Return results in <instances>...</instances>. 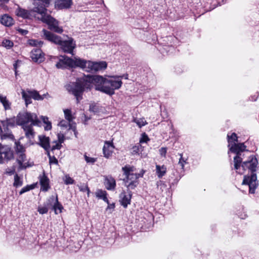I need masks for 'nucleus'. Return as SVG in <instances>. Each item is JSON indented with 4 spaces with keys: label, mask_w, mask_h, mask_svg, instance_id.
<instances>
[{
    "label": "nucleus",
    "mask_w": 259,
    "mask_h": 259,
    "mask_svg": "<svg viewBox=\"0 0 259 259\" xmlns=\"http://www.w3.org/2000/svg\"><path fill=\"white\" fill-rule=\"evenodd\" d=\"M107 78L100 75H87L83 77L78 78L75 82H70L66 85V90L73 95L76 100L77 103L82 99L84 92L90 90L94 84L96 90L102 92L101 87L105 86Z\"/></svg>",
    "instance_id": "obj_1"
},
{
    "label": "nucleus",
    "mask_w": 259,
    "mask_h": 259,
    "mask_svg": "<svg viewBox=\"0 0 259 259\" xmlns=\"http://www.w3.org/2000/svg\"><path fill=\"white\" fill-rule=\"evenodd\" d=\"M57 68H65L67 67L71 68L79 67L83 70L92 73H95L99 71L105 70L107 67L106 61L93 62L87 61L79 58L74 57V59L66 57L60 59L56 63Z\"/></svg>",
    "instance_id": "obj_2"
},
{
    "label": "nucleus",
    "mask_w": 259,
    "mask_h": 259,
    "mask_svg": "<svg viewBox=\"0 0 259 259\" xmlns=\"http://www.w3.org/2000/svg\"><path fill=\"white\" fill-rule=\"evenodd\" d=\"M41 123L36 114L28 112L20 113L16 118V124L21 126L25 132V137L29 140L34 138L35 132L33 125H39Z\"/></svg>",
    "instance_id": "obj_3"
},
{
    "label": "nucleus",
    "mask_w": 259,
    "mask_h": 259,
    "mask_svg": "<svg viewBox=\"0 0 259 259\" xmlns=\"http://www.w3.org/2000/svg\"><path fill=\"white\" fill-rule=\"evenodd\" d=\"M258 165V160L254 155H251L249 160L242 162V167L244 170L248 169L251 171L250 176H244L242 185H247L249 188V193H254L255 189L258 185L257 176L255 174L256 168Z\"/></svg>",
    "instance_id": "obj_4"
},
{
    "label": "nucleus",
    "mask_w": 259,
    "mask_h": 259,
    "mask_svg": "<svg viewBox=\"0 0 259 259\" xmlns=\"http://www.w3.org/2000/svg\"><path fill=\"white\" fill-rule=\"evenodd\" d=\"M42 31L44 35L47 40L59 45L62 47H66V49H75V44L73 38L68 37L67 39L63 40L60 36L47 30L43 29Z\"/></svg>",
    "instance_id": "obj_5"
},
{
    "label": "nucleus",
    "mask_w": 259,
    "mask_h": 259,
    "mask_svg": "<svg viewBox=\"0 0 259 259\" xmlns=\"http://www.w3.org/2000/svg\"><path fill=\"white\" fill-rule=\"evenodd\" d=\"M38 14L40 15V17H37V19L40 20L43 23H46L51 30L58 33L63 32L62 27L59 26V21L50 15L47 14V10L41 11Z\"/></svg>",
    "instance_id": "obj_6"
},
{
    "label": "nucleus",
    "mask_w": 259,
    "mask_h": 259,
    "mask_svg": "<svg viewBox=\"0 0 259 259\" xmlns=\"http://www.w3.org/2000/svg\"><path fill=\"white\" fill-rule=\"evenodd\" d=\"M229 151L235 153L236 155L234 157V168L238 169L242 161V152L246 151V146L244 143L234 144L230 147Z\"/></svg>",
    "instance_id": "obj_7"
},
{
    "label": "nucleus",
    "mask_w": 259,
    "mask_h": 259,
    "mask_svg": "<svg viewBox=\"0 0 259 259\" xmlns=\"http://www.w3.org/2000/svg\"><path fill=\"white\" fill-rule=\"evenodd\" d=\"M122 84V82L121 80L107 79L105 82V86L100 88L102 90V92L111 96L114 94L115 90H117L121 87Z\"/></svg>",
    "instance_id": "obj_8"
},
{
    "label": "nucleus",
    "mask_w": 259,
    "mask_h": 259,
    "mask_svg": "<svg viewBox=\"0 0 259 259\" xmlns=\"http://www.w3.org/2000/svg\"><path fill=\"white\" fill-rule=\"evenodd\" d=\"M14 158V152L11 147L7 145H3L0 143V163L4 161H10Z\"/></svg>",
    "instance_id": "obj_9"
},
{
    "label": "nucleus",
    "mask_w": 259,
    "mask_h": 259,
    "mask_svg": "<svg viewBox=\"0 0 259 259\" xmlns=\"http://www.w3.org/2000/svg\"><path fill=\"white\" fill-rule=\"evenodd\" d=\"M15 152L16 154L18 155L17 161L19 164V168L20 169L25 168L26 166L23 164V163L26 160V157L25 154V148L19 141H15Z\"/></svg>",
    "instance_id": "obj_10"
},
{
    "label": "nucleus",
    "mask_w": 259,
    "mask_h": 259,
    "mask_svg": "<svg viewBox=\"0 0 259 259\" xmlns=\"http://www.w3.org/2000/svg\"><path fill=\"white\" fill-rule=\"evenodd\" d=\"M135 168L134 166L126 165L122 167V170L125 178L123 179V182L139 181L136 174L133 173Z\"/></svg>",
    "instance_id": "obj_11"
},
{
    "label": "nucleus",
    "mask_w": 259,
    "mask_h": 259,
    "mask_svg": "<svg viewBox=\"0 0 259 259\" xmlns=\"http://www.w3.org/2000/svg\"><path fill=\"white\" fill-rule=\"evenodd\" d=\"M33 8L30 10H27L20 7L16 9L15 13L16 15L18 17H20L23 19H32L33 17L37 19V17H40L39 16H37L34 13H36V11H33Z\"/></svg>",
    "instance_id": "obj_12"
},
{
    "label": "nucleus",
    "mask_w": 259,
    "mask_h": 259,
    "mask_svg": "<svg viewBox=\"0 0 259 259\" xmlns=\"http://www.w3.org/2000/svg\"><path fill=\"white\" fill-rule=\"evenodd\" d=\"M132 195V192H125V191H123L119 194V202L124 208H127L128 205L131 204Z\"/></svg>",
    "instance_id": "obj_13"
},
{
    "label": "nucleus",
    "mask_w": 259,
    "mask_h": 259,
    "mask_svg": "<svg viewBox=\"0 0 259 259\" xmlns=\"http://www.w3.org/2000/svg\"><path fill=\"white\" fill-rule=\"evenodd\" d=\"M33 3L34 7L33 11H36L37 14H39L40 12L42 11H47V7L50 4V0H33Z\"/></svg>",
    "instance_id": "obj_14"
},
{
    "label": "nucleus",
    "mask_w": 259,
    "mask_h": 259,
    "mask_svg": "<svg viewBox=\"0 0 259 259\" xmlns=\"http://www.w3.org/2000/svg\"><path fill=\"white\" fill-rule=\"evenodd\" d=\"M30 57L33 62L38 63L43 62L45 60L44 53L42 50H32Z\"/></svg>",
    "instance_id": "obj_15"
},
{
    "label": "nucleus",
    "mask_w": 259,
    "mask_h": 259,
    "mask_svg": "<svg viewBox=\"0 0 259 259\" xmlns=\"http://www.w3.org/2000/svg\"><path fill=\"white\" fill-rule=\"evenodd\" d=\"M39 142L37 143L43 148L47 152V155H49V149L50 148V138L45 135L38 136Z\"/></svg>",
    "instance_id": "obj_16"
},
{
    "label": "nucleus",
    "mask_w": 259,
    "mask_h": 259,
    "mask_svg": "<svg viewBox=\"0 0 259 259\" xmlns=\"http://www.w3.org/2000/svg\"><path fill=\"white\" fill-rule=\"evenodd\" d=\"M39 182L41 186L40 189L42 191H47L50 188L49 179L45 172L43 173L42 176H40Z\"/></svg>",
    "instance_id": "obj_17"
},
{
    "label": "nucleus",
    "mask_w": 259,
    "mask_h": 259,
    "mask_svg": "<svg viewBox=\"0 0 259 259\" xmlns=\"http://www.w3.org/2000/svg\"><path fill=\"white\" fill-rule=\"evenodd\" d=\"M73 5L72 0H58L56 2V6L59 9H67Z\"/></svg>",
    "instance_id": "obj_18"
},
{
    "label": "nucleus",
    "mask_w": 259,
    "mask_h": 259,
    "mask_svg": "<svg viewBox=\"0 0 259 259\" xmlns=\"http://www.w3.org/2000/svg\"><path fill=\"white\" fill-rule=\"evenodd\" d=\"M104 184L107 190H113L116 186V182L115 179L111 176H107L105 178Z\"/></svg>",
    "instance_id": "obj_19"
},
{
    "label": "nucleus",
    "mask_w": 259,
    "mask_h": 259,
    "mask_svg": "<svg viewBox=\"0 0 259 259\" xmlns=\"http://www.w3.org/2000/svg\"><path fill=\"white\" fill-rule=\"evenodd\" d=\"M114 148L113 144L109 142L106 141L103 148V154L105 157L109 158L112 154V149Z\"/></svg>",
    "instance_id": "obj_20"
},
{
    "label": "nucleus",
    "mask_w": 259,
    "mask_h": 259,
    "mask_svg": "<svg viewBox=\"0 0 259 259\" xmlns=\"http://www.w3.org/2000/svg\"><path fill=\"white\" fill-rule=\"evenodd\" d=\"M1 22L6 26H11L13 24V19L11 17L5 14L1 17Z\"/></svg>",
    "instance_id": "obj_21"
},
{
    "label": "nucleus",
    "mask_w": 259,
    "mask_h": 259,
    "mask_svg": "<svg viewBox=\"0 0 259 259\" xmlns=\"http://www.w3.org/2000/svg\"><path fill=\"white\" fill-rule=\"evenodd\" d=\"M0 102L3 104L5 110L11 109V103L7 99L6 96H0Z\"/></svg>",
    "instance_id": "obj_22"
},
{
    "label": "nucleus",
    "mask_w": 259,
    "mask_h": 259,
    "mask_svg": "<svg viewBox=\"0 0 259 259\" xmlns=\"http://www.w3.org/2000/svg\"><path fill=\"white\" fill-rule=\"evenodd\" d=\"M97 197L103 199L104 201L109 204V200L107 197V192L101 189H99L96 193Z\"/></svg>",
    "instance_id": "obj_23"
},
{
    "label": "nucleus",
    "mask_w": 259,
    "mask_h": 259,
    "mask_svg": "<svg viewBox=\"0 0 259 259\" xmlns=\"http://www.w3.org/2000/svg\"><path fill=\"white\" fill-rule=\"evenodd\" d=\"M156 174L159 178H161L166 172V168L164 165L160 166L159 165H156Z\"/></svg>",
    "instance_id": "obj_24"
},
{
    "label": "nucleus",
    "mask_w": 259,
    "mask_h": 259,
    "mask_svg": "<svg viewBox=\"0 0 259 259\" xmlns=\"http://www.w3.org/2000/svg\"><path fill=\"white\" fill-rule=\"evenodd\" d=\"M124 186L127 188L126 191L132 192L131 190L135 189L139 184V181L124 182Z\"/></svg>",
    "instance_id": "obj_25"
},
{
    "label": "nucleus",
    "mask_w": 259,
    "mask_h": 259,
    "mask_svg": "<svg viewBox=\"0 0 259 259\" xmlns=\"http://www.w3.org/2000/svg\"><path fill=\"white\" fill-rule=\"evenodd\" d=\"M53 209L54 210L55 213L56 214H58L57 210L59 211V213L62 212V209H63V207L62 204L59 202L58 195L56 194V199L55 204H53V207H52Z\"/></svg>",
    "instance_id": "obj_26"
},
{
    "label": "nucleus",
    "mask_w": 259,
    "mask_h": 259,
    "mask_svg": "<svg viewBox=\"0 0 259 259\" xmlns=\"http://www.w3.org/2000/svg\"><path fill=\"white\" fill-rule=\"evenodd\" d=\"M29 92H28V93H27L25 92L24 90H22V98L25 100V104L26 105L31 103L32 97Z\"/></svg>",
    "instance_id": "obj_27"
},
{
    "label": "nucleus",
    "mask_w": 259,
    "mask_h": 259,
    "mask_svg": "<svg viewBox=\"0 0 259 259\" xmlns=\"http://www.w3.org/2000/svg\"><path fill=\"white\" fill-rule=\"evenodd\" d=\"M43 43L42 41L38 39H29L28 40V44L31 47H41Z\"/></svg>",
    "instance_id": "obj_28"
},
{
    "label": "nucleus",
    "mask_w": 259,
    "mask_h": 259,
    "mask_svg": "<svg viewBox=\"0 0 259 259\" xmlns=\"http://www.w3.org/2000/svg\"><path fill=\"white\" fill-rule=\"evenodd\" d=\"M227 138H228V142L229 144L228 145V147L230 146L231 143H234L233 144H232V145L235 144V142L238 141V137L237 136V135L235 133H232L231 136H229V135H228Z\"/></svg>",
    "instance_id": "obj_29"
},
{
    "label": "nucleus",
    "mask_w": 259,
    "mask_h": 259,
    "mask_svg": "<svg viewBox=\"0 0 259 259\" xmlns=\"http://www.w3.org/2000/svg\"><path fill=\"white\" fill-rule=\"evenodd\" d=\"M23 185V181L20 179L18 174L14 176V182L13 186L16 188L21 186Z\"/></svg>",
    "instance_id": "obj_30"
},
{
    "label": "nucleus",
    "mask_w": 259,
    "mask_h": 259,
    "mask_svg": "<svg viewBox=\"0 0 259 259\" xmlns=\"http://www.w3.org/2000/svg\"><path fill=\"white\" fill-rule=\"evenodd\" d=\"M56 199V195L55 196L52 195L47 200L46 205L48 207H53V204H55Z\"/></svg>",
    "instance_id": "obj_31"
},
{
    "label": "nucleus",
    "mask_w": 259,
    "mask_h": 259,
    "mask_svg": "<svg viewBox=\"0 0 259 259\" xmlns=\"http://www.w3.org/2000/svg\"><path fill=\"white\" fill-rule=\"evenodd\" d=\"M64 115L65 119L68 121L69 122L72 121L73 117L71 114V111L69 109H65L64 110Z\"/></svg>",
    "instance_id": "obj_32"
},
{
    "label": "nucleus",
    "mask_w": 259,
    "mask_h": 259,
    "mask_svg": "<svg viewBox=\"0 0 259 259\" xmlns=\"http://www.w3.org/2000/svg\"><path fill=\"white\" fill-rule=\"evenodd\" d=\"M35 188V184H32L30 185H27L25 187H23L21 191L19 192V194L22 195L23 193L30 191V190H32Z\"/></svg>",
    "instance_id": "obj_33"
},
{
    "label": "nucleus",
    "mask_w": 259,
    "mask_h": 259,
    "mask_svg": "<svg viewBox=\"0 0 259 259\" xmlns=\"http://www.w3.org/2000/svg\"><path fill=\"white\" fill-rule=\"evenodd\" d=\"M29 93L31 94L32 98L36 100H42L44 99V97L41 96L36 91L30 92Z\"/></svg>",
    "instance_id": "obj_34"
},
{
    "label": "nucleus",
    "mask_w": 259,
    "mask_h": 259,
    "mask_svg": "<svg viewBox=\"0 0 259 259\" xmlns=\"http://www.w3.org/2000/svg\"><path fill=\"white\" fill-rule=\"evenodd\" d=\"M42 119L44 123L46 124V125L45 126V130L46 131L50 130L52 128V125L51 122L49 121L48 118L47 117H42Z\"/></svg>",
    "instance_id": "obj_35"
},
{
    "label": "nucleus",
    "mask_w": 259,
    "mask_h": 259,
    "mask_svg": "<svg viewBox=\"0 0 259 259\" xmlns=\"http://www.w3.org/2000/svg\"><path fill=\"white\" fill-rule=\"evenodd\" d=\"M142 146L138 144L137 145L133 146L132 148L131 153L132 155H139V151Z\"/></svg>",
    "instance_id": "obj_36"
},
{
    "label": "nucleus",
    "mask_w": 259,
    "mask_h": 259,
    "mask_svg": "<svg viewBox=\"0 0 259 259\" xmlns=\"http://www.w3.org/2000/svg\"><path fill=\"white\" fill-rule=\"evenodd\" d=\"M14 44L13 41L9 39H4L2 41V47L5 48H12L13 47Z\"/></svg>",
    "instance_id": "obj_37"
},
{
    "label": "nucleus",
    "mask_w": 259,
    "mask_h": 259,
    "mask_svg": "<svg viewBox=\"0 0 259 259\" xmlns=\"http://www.w3.org/2000/svg\"><path fill=\"white\" fill-rule=\"evenodd\" d=\"M3 120L6 122L10 127H14L15 124V122H16V120H15L14 117L7 118L5 120Z\"/></svg>",
    "instance_id": "obj_38"
},
{
    "label": "nucleus",
    "mask_w": 259,
    "mask_h": 259,
    "mask_svg": "<svg viewBox=\"0 0 259 259\" xmlns=\"http://www.w3.org/2000/svg\"><path fill=\"white\" fill-rule=\"evenodd\" d=\"M134 121L137 124L139 127H141L147 124L146 121L144 118L139 119H135Z\"/></svg>",
    "instance_id": "obj_39"
},
{
    "label": "nucleus",
    "mask_w": 259,
    "mask_h": 259,
    "mask_svg": "<svg viewBox=\"0 0 259 259\" xmlns=\"http://www.w3.org/2000/svg\"><path fill=\"white\" fill-rule=\"evenodd\" d=\"M64 182L66 185L74 184V180L72 178H71L68 175H66L65 176Z\"/></svg>",
    "instance_id": "obj_40"
},
{
    "label": "nucleus",
    "mask_w": 259,
    "mask_h": 259,
    "mask_svg": "<svg viewBox=\"0 0 259 259\" xmlns=\"http://www.w3.org/2000/svg\"><path fill=\"white\" fill-rule=\"evenodd\" d=\"M89 110L94 113H99L100 111L99 106L96 104L90 105Z\"/></svg>",
    "instance_id": "obj_41"
},
{
    "label": "nucleus",
    "mask_w": 259,
    "mask_h": 259,
    "mask_svg": "<svg viewBox=\"0 0 259 259\" xmlns=\"http://www.w3.org/2000/svg\"><path fill=\"white\" fill-rule=\"evenodd\" d=\"M79 190L82 192H87L88 196H89L90 193V189L87 185L80 186L79 187Z\"/></svg>",
    "instance_id": "obj_42"
},
{
    "label": "nucleus",
    "mask_w": 259,
    "mask_h": 259,
    "mask_svg": "<svg viewBox=\"0 0 259 259\" xmlns=\"http://www.w3.org/2000/svg\"><path fill=\"white\" fill-rule=\"evenodd\" d=\"M150 140L149 138H148V136L146 134V133H143L142 135V137L141 138L140 140V143H146L148 141Z\"/></svg>",
    "instance_id": "obj_43"
},
{
    "label": "nucleus",
    "mask_w": 259,
    "mask_h": 259,
    "mask_svg": "<svg viewBox=\"0 0 259 259\" xmlns=\"http://www.w3.org/2000/svg\"><path fill=\"white\" fill-rule=\"evenodd\" d=\"M84 159L87 163H90L92 164L94 163L97 160V158L90 157L86 155H84Z\"/></svg>",
    "instance_id": "obj_44"
},
{
    "label": "nucleus",
    "mask_w": 259,
    "mask_h": 259,
    "mask_svg": "<svg viewBox=\"0 0 259 259\" xmlns=\"http://www.w3.org/2000/svg\"><path fill=\"white\" fill-rule=\"evenodd\" d=\"M48 207L47 206H44L41 207H38V211L40 214H45L48 212Z\"/></svg>",
    "instance_id": "obj_45"
},
{
    "label": "nucleus",
    "mask_w": 259,
    "mask_h": 259,
    "mask_svg": "<svg viewBox=\"0 0 259 259\" xmlns=\"http://www.w3.org/2000/svg\"><path fill=\"white\" fill-rule=\"evenodd\" d=\"M49 157V161H50V163L51 164H58V160L57 159V158L55 157V156H51L50 154H49V155H48Z\"/></svg>",
    "instance_id": "obj_46"
},
{
    "label": "nucleus",
    "mask_w": 259,
    "mask_h": 259,
    "mask_svg": "<svg viewBox=\"0 0 259 259\" xmlns=\"http://www.w3.org/2000/svg\"><path fill=\"white\" fill-rule=\"evenodd\" d=\"M1 123L4 129L3 132H9V131H10L9 128L10 126L6 122L3 120H1Z\"/></svg>",
    "instance_id": "obj_47"
},
{
    "label": "nucleus",
    "mask_w": 259,
    "mask_h": 259,
    "mask_svg": "<svg viewBox=\"0 0 259 259\" xmlns=\"http://www.w3.org/2000/svg\"><path fill=\"white\" fill-rule=\"evenodd\" d=\"M22 61L20 60H17L13 64L14 70H17V69L20 67V64H21Z\"/></svg>",
    "instance_id": "obj_48"
},
{
    "label": "nucleus",
    "mask_w": 259,
    "mask_h": 259,
    "mask_svg": "<svg viewBox=\"0 0 259 259\" xmlns=\"http://www.w3.org/2000/svg\"><path fill=\"white\" fill-rule=\"evenodd\" d=\"M62 147L61 144L59 143H56V144L54 146H53L51 148V150L53 151L54 150L56 149L59 150L61 149Z\"/></svg>",
    "instance_id": "obj_49"
},
{
    "label": "nucleus",
    "mask_w": 259,
    "mask_h": 259,
    "mask_svg": "<svg viewBox=\"0 0 259 259\" xmlns=\"http://www.w3.org/2000/svg\"><path fill=\"white\" fill-rule=\"evenodd\" d=\"M110 77L114 78L115 79L124 78L125 79H128V74H123L122 76H111Z\"/></svg>",
    "instance_id": "obj_50"
},
{
    "label": "nucleus",
    "mask_w": 259,
    "mask_h": 259,
    "mask_svg": "<svg viewBox=\"0 0 259 259\" xmlns=\"http://www.w3.org/2000/svg\"><path fill=\"white\" fill-rule=\"evenodd\" d=\"M58 143L62 144L64 142V136L63 135L61 134H58Z\"/></svg>",
    "instance_id": "obj_51"
},
{
    "label": "nucleus",
    "mask_w": 259,
    "mask_h": 259,
    "mask_svg": "<svg viewBox=\"0 0 259 259\" xmlns=\"http://www.w3.org/2000/svg\"><path fill=\"white\" fill-rule=\"evenodd\" d=\"M18 31L23 35H25L28 33V31L25 29H23L21 28H19Z\"/></svg>",
    "instance_id": "obj_52"
},
{
    "label": "nucleus",
    "mask_w": 259,
    "mask_h": 259,
    "mask_svg": "<svg viewBox=\"0 0 259 259\" xmlns=\"http://www.w3.org/2000/svg\"><path fill=\"white\" fill-rule=\"evenodd\" d=\"M68 124L69 123H68L65 121L62 120L60 122L59 125L62 127H67Z\"/></svg>",
    "instance_id": "obj_53"
},
{
    "label": "nucleus",
    "mask_w": 259,
    "mask_h": 259,
    "mask_svg": "<svg viewBox=\"0 0 259 259\" xmlns=\"http://www.w3.org/2000/svg\"><path fill=\"white\" fill-rule=\"evenodd\" d=\"M145 171L143 169L141 170V171L139 174H136V175L138 177V179H139V178H142L143 177V175L145 173Z\"/></svg>",
    "instance_id": "obj_54"
},
{
    "label": "nucleus",
    "mask_w": 259,
    "mask_h": 259,
    "mask_svg": "<svg viewBox=\"0 0 259 259\" xmlns=\"http://www.w3.org/2000/svg\"><path fill=\"white\" fill-rule=\"evenodd\" d=\"M185 162V161L183 159L182 157L181 156V158L179 160V164H180L182 167L183 168L184 166V163Z\"/></svg>",
    "instance_id": "obj_55"
},
{
    "label": "nucleus",
    "mask_w": 259,
    "mask_h": 259,
    "mask_svg": "<svg viewBox=\"0 0 259 259\" xmlns=\"http://www.w3.org/2000/svg\"><path fill=\"white\" fill-rule=\"evenodd\" d=\"M160 154L162 156L165 155L166 154V149L165 148H161L160 149Z\"/></svg>",
    "instance_id": "obj_56"
},
{
    "label": "nucleus",
    "mask_w": 259,
    "mask_h": 259,
    "mask_svg": "<svg viewBox=\"0 0 259 259\" xmlns=\"http://www.w3.org/2000/svg\"><path fill=\"white\" fill-rule=\"evenodd\" d=\"M108 206L106 208V209H114V207H115V204L114 203H112V204H110L109 203V204H108Z\"/></svg>",
    "instance_id": "obj_57"
},
{
    "label": "nucleus",
    "mask_w": 259,
    "mask_h": 259,
    "mask_svg": "<svg viewBox=\"0 0 259 259\" xmlns=\"http://www.w3.org/2000/svg\"><path fill=\"white\" fill-rule=\"evenodd\" d=\"M68 125L69 126V129L72 130L74 132L76 130V126L75 125H73L72 124H71L70 122L69 123Z\"/></svg>",
    "instance_id": "obj_58"
},
{
    "label": "nucleus",
    "mask_w": 259,
    "mask_h": 259,
    "mask_svg": "<svg viewBox=\"0 0 259 259\" xmlns=\"http://www.w3.org/2000/svg\"><path fill=\"white\" fill-rule=\"evenodd\" d=\"M64 52L73 54V52L74 50H63Z\"/></svg>",
    "instance_id": "obj_59"
},
{
    "label": "nucleus",
    "mask_w": 259,
    "mask_h": 259,
    "mask_svg": "<svg viewBox=\"0 0 259 259\" xmlns=\"http://www.w3.org/2000/svg\"><path fill=\"white\" fill-rule=\"evenodd\" d=\"M15 172V169H12V170H11L9 171H7V173L9 175H13Z\"/></svg>",
    "instance_id": "obj_60"
},
{
    "label": "nucleus",
    "mask_w": 259,
    "mask_h": 259,
    "mask_svg": "<svg viewBox=\"0 0 259 259\" xmlns=\"http://www.w3.org/2000/svg\"><path fill=\"white\" fill-rule=\"evenodd\" d=\"M162 51H163L162 52H160L161 54H162L163 55L164 53H165L166 54H167L168 52H167V50L164 49V50H162Z\"/></svg>",
    "instance_id": "obj_61"
},
{
    "label": "nucleus",
    "mask_w": 259,
    "mask_h": 259,
    "mask_svg": "<svg viewBox=\"0 0 259 259\" xmlns=\"http://www.w3.org/2000/svg\"><path fill=\"white\" fill-rule=\"evenodd\" d=\"M14 71H15V76H17V75H18V70H14Z\"/></svg>",
    "instance_id": "obj_62"
},
{
    "label": "nucleus",
    "mask_w": 259,
    "mask_h": 259,
    "mask_svg": "<svg viewBox=\"0 0 259 259\" xmlns=\"http://www.w3.org/2000/svg\"><path fill=\"white\" fill-rule=\"evenodd\" d=\"M9 0H0V1L4 2V3H8Z\"/></svg>",
    "instance_id": "obj_63"
},
{
    "label": "nucleus",
    "mask_w": 259,
    "mask_h": 259,
    "mask_svg": "<svg viewBox=\"0 0 259 259\" xmlns=\"http://www.w3.org/2000/svg\"><path fill=\"white\" fill-rule=\"evenodd\" d=\"M3 96V95H2L0 94V96Z\"/></svg>",
    "instance_id": "obj_64"
}]
</instances>
